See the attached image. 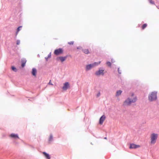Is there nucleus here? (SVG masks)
<instances>
[{"label":"nucleus","mask_w":159,"mask_h":159,"mask_svg":"<svg viewBox=\"0 0 159 159\" xmlns=\"http://www.w3.org/2000/svg\"><path fill=\"white\" fill-rule=\"evenodd\" d=\"M107 64L109 66H111V63L110 62H107Z\"/></svg>","instance_id":"obj_22"},{"label":"nucleus","mask_w":159,"mask_h":159,"mask_svg":"<svg viewBox=\"0 0 159 159\" xmlns=\"http://www.w3.org/2000/svg\"><path fill=\"white\" fill-rule=\"evenodd\" d=\"M104 139H107V138H106V137L105 138H104Z\"/></svg>","instance_id":"obj_28"},{"label":"nucleus","mask_w":159,"mask_h":159,"mask_svg":"<svg viewBox=\"0 0 159 159\" xmlns=\"http://www.w3.org/2000/svg\"><path fill=\"white\" fill-rule=\"evenodd\" d=\"M74 42L73 41H70L68 43V44L70 45H72L73 44Z\"/></svg>","instance_id":"obj_21"},{"label":"nucleus","mask_w":159,"mask_h":159,"mask_svg":"<svg viewBox=\"0 0 159 159\" xmlns=\"http://www.w3.org/2000/svg\"><path fill=\"white\" fill-rule=\"evenodd\" d=\"M118 72H119V73H120V74L121 73V72H120V70L119 68L118 69Z\"/></svg>","instance_id":"obj_27"},{"label":"nucleus","mask_w":159,"mask_h":159,"mask_svg":"<svg viewBox=\"0 0 159 159\" xmlns=\"http://www.w3.org/2000/svg\"><path fill=\"white\" fill-rule=\"evenodd\" d=\"M12 70L16 72V68L14 66H12L11 67Z\"/></svg>","instance_id":"obj_18"},{"label":"nucleus","mask_w":159,"mask_h":159,"mask_svg":"<svg viewBox=\"0 0 159 159\" xmlns=\"http://www.w3.org/2000/svg\"><path fill=\"white\" fill-rule=\"evenodd\" d=\"M122 91L121 90H118L117 91L116 93V96H119L121 94V93Z\"/></svg>","instance_id":"obj_16"},{"label":"nucleus","mask_w":159,"mask_h":159,"mask_svg":"<svg viewBox=\"0 0 159 159\" xmlns=\"http://www.w3.org/2000/svg\"><path fill=\"white\" fill-rule=\"evenodd\" d=\"M50 56H51L50 55V56H49V57H50Z\"/></svg>","instance_id":"obj_29"},{"label":"nucleus","mask_w":159,"mask_h":159,"mask_svg":"<svg viewBox=\"0 0 159 159\" xmlns=\"http://www.w3.org/2000/svg\"><path fill=\"white\" fill-rule=\"evenodd\" d=\"M51 80L50 81V82L49 83V84H50V85H53V84L51 82Z\"/></svg>","instance_id":"obj_25"},{"label":"nucleus","mask_w":159,"mask_h":159,"mask_svg":"<svg viewBox=\"0 0 159 159\" xmlns=\"http://www.w3.org/2000/svg\"><path fill=\"white\" fill-rule=\"evenodd\" d=\"M37 73V70L35 68H33L32 69V74L34 76H36V74Z\"/></svg>","instance_id":"obj_13"},{"label":"nucleus","mask_w":159,"mask_h":159,"mask_svg":"<svg viewBox=\"0 0 159 159\" xmlns=\"http://www.w3.org/2000/svg\"><path fill=\"white\" fill-rule=\"evenodd\" d=\"M101 62L99 61L98 62H94L93 64H91L87 66L86 69L87 70H90L91 68L96 66L98 64H100Z\"/></svg>","instance_id":"obj_4"},{"label":"nucleus","mask_w":159,"mask_h":159,"mask_svg":"<svg viewBox=\"0 0 159 159\" xmlns=\"http://www.w3.org/2000/svg\"><path fill=\"white\" fill-rule=\"evenodd\" d=\"M105 118L106 117L104 115L102 116L100 119L99 123L100 125H102L103 121L105 120Z\"/></svg>","instance_id":"obj_7"},{"label":"nucleus","mask_w":159,"mask_h":159,"mask_svg":"<svg viewBox=\"0 0 159 159\" xmlns=\"http://www.w3.org/2000/svg\"><path fill=\"white\" fill-rule=\"evenodd\" d=\"M157 92H152L148 96V99L150 101H152L156 100L157 99Z\"/></svg>","instance_id":"obj_3"},{"label":"nucleus","mask_w":159,"mask_h":159,"mask_svg":"<svg viewBox=\"0 0 159 159\" xmlns=\"http://www.w3.org/2000/svg\"><path fill=\"white\" fill-rule=\"evenodd\" d=\"M26 62V60L25 59H23L21 60V66L22 67H24Z\"/></svg>","instance_id":"obj_12"},{"label":"nucleus","mask_w":159,"mask_h":159,"mask_svg":"<svg viewBox=\"0 0 159 159\" xmlns=\"http://www.w3.org/2000/svg\"><path fill=\"white\" fill-rule=\"evenodd\" d=\"M133 93H132L131 95V98H128L124 102L123 105L124 106L130 105L131 103L135 102L137 100L136 96H134Z\"/></svg>","instance_id":"obj_1"},{"label":"nucleus","mask_w":159,"mask_h":159,"mask_svg":"<svg viewBox=\"0 0 159 159\" xmlns=\"http://www.w3.org/2000/svg\"><path fill=\"white\" fill-rule=\"evenodd\" d=\"M82 51L85 54H88L90 53L88 49H83Z\"/></svg>","instance_id":"obj_15"},{"label":"nucleus","mask_w":159,"mask_h":159,"mask_svg":"<svg viewBox=\"0 0 159 159\" xmlns=\"http://www.w3.org/2000/svg\"><path fill=\"white\" fill-rule=\"evenodd\" d=\"M10 136L14 139H19V137L18 136V135L17 134H11L10 135Z\"/></svg>","instance_id":"obj_11"},{"label":"nucleus","mask_w":159,"mask_h":159,"mask_svg":"<svg viewBox=\"0 0 159 159\" xmlns=\"http://www.w3.org/2000/svg\"><path fill=\"white\" fill-rule=\"evenodd\" d=\"M147 26V25L146 24H143L142 27V30L144 29Z\"/></svg>","instance_id":"obj_17"},{"label":"nucleus","mask_w":159,"mask_h":159,"mask_svg":"<svg viewBox=\"0 0 159 159\" xmlns=\"http://www.w3.org/2000/svg\"><path fill=\"white\" fill-rule=\"evenodd\" d=\"M20 40H17L16 41V44L17 45H19V44L20 43Z\"/></svg>","instance_id":"obj_24"},{"label":"nucleus","mask_w":159,"mask_h":159,"mask_svg":"<svg viewBox=\"0 0 159 159\" xmlns=\"http://www.w3.org/2000/svg\"><path fill=\"white\" fill-rule=\"evenodd\" d=\"M22 26H20L17 29V33L20 30V28H21Z\"/></svg>","instance_id":"obj_23"},{"label":"nucleus","mask_w":159,"mask_h":159,"mask_svg":"<svg viewBox=\"0 0 159 159\" xmlns=\"http://www.w3.org/2000/svg\"><path fill=\"white\" fill-rule=\"evenodd\" d=\"M100 95V93H99L97 94V96L98 97Z\"/></svg>","instance_id":"obj_26"},{"label":"nucleus","mask_w":159,"mask_h":159,"mask_svg":"<svg viewBox=\"0 0 159 159\" xmlns=\"http://www.w3.org/2000/svg\"><path fill=\"white\" fill-rule=\"evenodd\" d=\"M140 146L139 145H137L135 144L132 143L130 144L129 148L130 149L132 148H137L140 147Z\"/></svg>","instance_id":"obj_6"},{"label":"nucleus","mask_w":159,"mask_h":159,"mask_svg":"<svg viewBox=\"0 0 159 159\" xmlns=\"http://www.w3.org/2000/svg\"><path fill=\"white\" fill-rule=\"evenodd\" d=\"M158 136V134H157L154 133H152L150 136V144H155L157 139Z\"/></svg>","instance_id":"obj_2"},{"label":"nucleus","mask_w":159,"mask_h":159,"mask_svg":"<svg viewBox=\"0 0 159 159\" xmlns=\"http://www.w3.org/2000/svg\"><path fill=\"white\" fill-rule=\"evenodd\" d=\"M150 3L152 4H155L154 2L152 0H148Z\"/></svg>","instance_id":"obj_19"},{"label":"nucleus","mask_w":159,"mask_h":159,"mask_svg":"<svg viewBox=\"0 0 159 159\" xmlns=\"http://www.w3.org/2000/svg\"><path fill=\"white\" fill-rule=\"evenodd\" d=\"M53 137L52 135H51L50 136L49 140V141H51Z\"/></svg>","instance_id":"obj_20"},{"label":"nucleus","mask_w":159,"mask_h":159,"mask_svg":"<svg viewBox=\"0 0 159 159\" xmlns=\"http://www.w3.org/2000/svg\"><path fill=\"white\" fill-rule=\"evenodd\" d=\"M69 87V84L68 82H66L64 84V86L62 87L63 90H66L68 87Z\"/></svg>","instance_id":"obj_9"},{"label":"nucleus","mask_w":159,"mask_h":159,"mask_svg":"<svg viewBox=\"0 0 159 159\" xmlns=\"http://www.w3.org/2000/svg\"><path fill=\"white\" fill-rule=\"evenodd\" d=\"M104 70H99L98 71L96 72L95 74L97 75H103Z\"/></svg>","instance_id":"obj_10"},{"label":"nucleus","mask_w":159,"mask_h":159,"mask_svg":"<svg viewBox=\"0 0 159 159\" xmlns=\"http://www.w3.org/2000/svg\"><path fill=\"white\" fill-rule=\"evenodd\" d=\"M43 153L46 158H47V159H50V157L48 154L46 153V152H43Z\"/></svg>","instance_id":"obj_14"},{"label":"nucleus","mask_w":159,"mask_h":159,"mask_svg":"<svg viewBox=\"0 0 159 159\" xmlns=\"http://www.w3.org/2000/svg\"><path fill=\"white\" fill-rule=\"evenodd\" d=\"M77 49H79V48H77Z\"/></svg>","instance_id":"obj_30"},{"label":"nucleus","mask_w":159,"mask_h":159,"mask_svg":"<svg viewBox=\"0 0 159 159\" xmlns=\"http://www.w3.org/2000/svg\"><path fill=\"white\" fill-rule=\"evenodd\" d=\"M63 52V50L61 48H59L55 50L54 52V54L56 55H58L60 54H62Z\"/></svg>","instance_id":"obj_5"},{"label":"nucleus","mask_w":159,"mask_h":159,"mask_svg":"<svg viewBox=\"0 0 159 159\" xmlns=\"http://www.w3.org/2000/svg\"><path fill=\"white\" fill-rule=\"evenodd\" d=\"M67 58V57H60L57 58V60L58 61L60 60L61 62H62L65 61Z\"/></svg>","instance_id":"obj_8"}]
</instances>
